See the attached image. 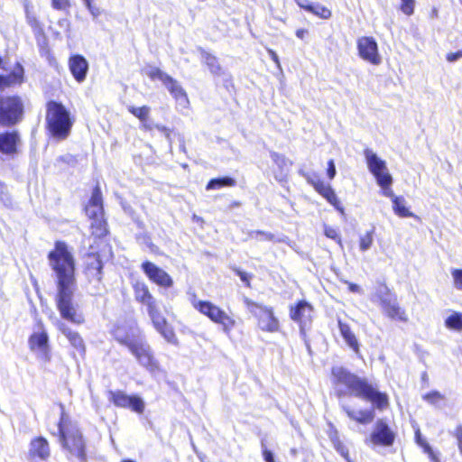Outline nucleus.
<instances>
[{"mask_svg": "<svg viewBox=\"0 0 462 462\" xmlns=\"http://www.w3.org/2000/svg\"><path fill=\"white\" fill-rule=\"evenodd\" d=\"M29 455L31 457H38L41 460H47L51 455L50 446L46 439L38 437L30 443Z\"/></svg>", "mask_w": 462, "mask_h": 462, "instance_id": "25", "label": "nucleus"}, {"mask_svg": "<svg viewBox=\"0 0 462 462\" xmlns=\"http://www.w3.org/2000/svg\"><path fill=\"white\" fill-rule=\"evenodd\" d=\"M6 189L5 186L0 182V193H4Z\"/></svg>", "mask_w": 462, "mask_h": 462, "instance_id": "62", "label": "nucleus"}, {"mask_svg": "<svg viewBox=\"0 0 462 462\" xmlns=\"http://www.w3.org/2000/svg\"><path fill=\"white\" fill-rule=\"evenodd\" d=\"M347 284H348V289L350 291L355 292V293L362 292V290L359 285L352 283V282H347Z\"/></svg>", "mask_w": 462, "mask_h": 462, "instance_id": "56", "label": "nucleus"}, {"mask_svg": "<svg viewBox=\"0 0 462 462\" xmlns=\"http://www.w3.org/2000/svg\"><path fill=\"white\" fill-rule=\"evenodd\" d=\"M141 269L148 279L156 285L162 288H171L173 285L171 275L155 263L145 261L142 263Z\"/></svg>", "mask_w": 462, "mask_h": 462, "instance_id": "19", "label": "nucleus"}, {"mask_svg": "<svg viewBox=\"0 0 462 462\" xmlns=\"http://www.w3.org/2000/svg\"><path fill=\"white\" fill-rule=\"evenodd\" d=\"M371 300L378 303L383 312L392 319L406 321L405 311L398 305L396 296L391 292L390 289L383 283L376 286L371 295Z\"/></svg>", "mask_w": 462, "mask_h": 462, "instance_id": "9", "label": "nucleus"}, {"mask_svg": "<svg viewBox=\"0 0 462 462\" xmlns=\"http://www.w3.org/2000/svg\"><path fill=\"white\" fill-rule=\"evenodd\" d=\"M52 7L58 10H65L69 6V0H52Z\"/></svg>", "mask_w": 462, "mask_h": 462, "instance_id": "46", "label": "nucleus"}, {"mask_svg": "<svg viewBox=\"0 0 462 462\" xmlns=\"http://www.w3.org/2000/svg\"><path fill=\"white\" fill-rule=\"evenodd\" d=\"M134 299L145 305L147 310L157 305V301L149 291L148 286L144 282L136 281L133 284Z\"/></svg>", "mask_w": 462, "mask_h": 462, "instance_id": "23", "label": "nucleus"}, {"mask_svg": "<svg viewBox=\"0 0 462 462\" xmlns=\"http://www.w3.org/2000/svg\"><path fill=\"white\" fill-rule=\"evenodd\" d=\"M76 285L57 288L56 306L62 319L81 325L85 318L79 305L73 300Z\"/></svg>", "mask_w": 462, "mask_h": 462, "instance_id": "7", "label": "nucleus"}, {"mask_svg": "<svg viewBox=\"0 0 462 462\" xmlns=\"http://www.w3.org/2000/svg\"><path fill=\"white\" fill-rule=\"evenodd\" d=\"M308 34V31L306 29H298L296 31V36L300 39H304V37Z\"/></svg>", "mask_w": 462, "mask_h": 462, "instance_id": "59", "label": "nucleus"}, {"mask_svg": "<svg viewBox=\"0 0 462 462\" xmlns=\"http://www.w3.org/2000/svg\"><path fill=\"white\" fill-rule=\"evenodd\" d=\"M331 383L337 396L353 395L371 402L379 410L385 409L389 402L385 393L365 378L352 374L342 366H334L331 370Z\"/></svg>", "mask_w": 462, "mask_h": 462, "instance_id": "1", "label": "nucleus"}, {"mask_svg": "<svg viewBox=\"0 0 462 462\" xmlns=\"http://www.w3.org/2000/svg\"><path fill=\"white\" fill-rule=\"evenodd\" d=\"M336 173H337V171H336L335 162L333 160H329L328 162V169H327V174H328V177L329 178V180H333L334 177L336 176Z\"/></svg>", "mask_w": 462, "mask_h": 462, "instance_id": "49", "label": "nucleus"}, {"mask_svg": "<svg viewBox=\"0 0 462 462\" xmlns=\"http://www.w3.org/2000/svg\"><path fill=\"white\" fill-rule=\"evenodd\" d=\"M365 159L369 171L374 175L376 183L383 182L392 177L386 162L381 159L373 150L365 149L364 151Z\"/></svg>", "mask_w": 462, "mask_h": 462, "instance_id": "16", "label": "nucleus"}, {"mask_svg": "<svg viewBox=\"0 0 462 462\" xmlns=\"http://www.w3.org/2000/svg\"><path fill=\"white\" fill-rule=\"evenodd\" d=\"M256 236H262L263 237L261 239H264V240H272L273 236L272 234H269V233H264V232H261V231H257L255 232Z\"/></svg>", "mask_w": 462, "mask_h": 462, "instance_id": "58", "label": "nucleus"}, {"mask_svg": "<svg viewBox=\"0 0 462 462\" xmlns=\"http://www.w3.org/2000/svg\"><path fill=\"white\" fill-rule=\"evenodd\" d=\"M101 270H102V263L97 257H96L93 259V261L91 263H89L88 264L87 274L89 277L96 279L97 281H100L101 280Z\"/></svg>", "mask_w": 462, "mask_h": 462, "instance_id": "35", "label": "nucleus"}, {"mask_svg": "<svg viewBox=\"0 0 462 462\" xmlns=\"http://www.w3.org/2000/svg\"><path fill=\"white\" fill-rule=\"evenodd\" d=\"M163 85L176 100L179 108L186 109L189 107V100L187 93L176 79L169 76L163 82Z\"/></svg>", "mask_w": 462, "mask_h": 462, "instance_id": "22", "label": "nucleus"}, {"mask_svg": "<svg viewBox=\"0 0 462 462\" xmlns=\"http://www.w3.org/2000/svg\"><path fill=\"white\" fill-rule=\"evenodd\" d=\"M193 308L200 314L206 316L212 322L221 326L223 332L229 335L236 326V319L219 306L208 300H198L195 296L190 300Z\"/></svg>", "mask_w": 462, "mask_h": 462, "instance_id": "6", "label": "nucleus"}, {"mask_svg": "<svg viewBox=\"0 0 462 462\" xmlns=\"http://www.w3.org/2000/svg\"><path fill=\"white\" fill-rule=\"evenodd\" d=\"M93 0H84L85 5L92 3Z\"/></svg>", "mask_w": 462, "mask_h": 462, "instance_id": "63", "label": "nucleus"}, {"mask_svg": "<svg viewBox=\"0 0 462 462\" xmlns=\"http://www.w3.org/2000/svg\"><path fill=\"white\" fill-rule=\"evenodd\" d=\"M236 180L230 177L212 179L207 185V189H217L222 187H233Z\"/></svg>", "mask_w": 462, "mask_h": 462, "instance_id": "33", "label": "nucleus"}, {"mask_svg": "<svg viewBox=\"0 0 462 462\" xmlns=\"http://www.w3.org/2000/svg\"><path fill=\"white\" fill-rule=\"evenodd\" d=\"M378 186L382 189V194L384 197L391 199L392 202L393 201V198H397L392 189L391 186L393 184V177L386 179V180H383V182H378Z\"/></svg>", "mask_w": 462, "mask_h": 462, "instance_id": "40", "label": "nucleus"}, {"mask_svg": "<svg viewBox=\"0 0 462 462\" xmlns=\"http://www.w3.org/2000/svg\"><path fill=\"white\" fill-rule=\"evenodd\" d=\"M194 218L197 219V220H200V218L198 217L197 216H194Z\"/></svg>", "mask_w": 462, "mask_h": 462, "instance_id": "64", "label": "nucleus"}, {"mask_svg": "<svg viewBox=\"0 0 462 462\" xmlns=\"http://www.w3.org/2000/svg\"><path fill=\"white\" fill-rule=\"evenodd\" d=\"M23 69L18 65L14 70L8 76L0 75V88L12 84H19L23 81Z\"/></svg>", "mask_w": 462, "mask_h": 462, "instance_id": "30", "label": "nucleus"}, {"mask_svg": "<svg viewBox=\"0 0 462 462\" xmlns=\"http://www.w3.org/2000/svg\"><path fill=\"white\" fill-rule=\"evenodd\" d=\"M244 303L256 319L260 330L272 334L281 331V322L273 307L255 302L246 297L244 299Z\"/></svg>", "mask_w": 462, "mask_h": 462, "instance_id": "8", "label": "nucleus"}, {"mask_svg": "<svg viewBox=\"0 0 462 462\" xmlns=\"http://www.w3.org/2000/svg\"><path fill=\"white\" fill-rule=\"evenodd\" d=\"M19 141V135L15 132L0 133V152L5 155L14 154Z\"/></svg>", "mask_w": 462, "mask_h": 462, "instance_id": "26", "label": "nucleus"}, {"mask_svg": "<svg viewBox=\"0 0 462 462\" xmlns=\"http://www.w3.org/2000/svg\"><path fill=\"white\" fill-rule=\"evenodd\" d=\"M69 70L78 82H83L88 70V63L81 55H73L69 60Z\"/></svg>", "mask_w": 462, "mask_h": 462, "instance_id": "24", "label": "nucleus"}, {"mask_svg": "<svg viewBox=\"0 0 462 462\" xmlns=\"http://www.w3.org/2000/svg\"><path fill=\"white\" fill-rule=\"evenodd\" d=\"M309 7V12L322 19H328L331 16V12L327 7L319 4H311Z\"/></svg>", "mask_w": 462, "mask_h": 462, "instance_id": "37", "label": "nucleus"}, {"mask_svg": "<svg viewBox=\"0 0 462 462\" xmlns=\"http://www.w3.org/2000/svg\"><path fill=\"white\" fill-rule=\"evenodd\" d=\"M156 128L162 131L167 137L170 135V130L165 126L156 125Z\"/></svg>", "mask_w": 462, "mask_h": 462, "instance_id": "60", "label": "nucleus"}, {"mask_svg": "<svg viewBox=\"0 0 462 462\" xmlns=\"http://www.w3.org/2000/svg\"><path fill=\"white\" fill-rule=\"evenodd\" d=\"M23 106L17 97H9L0 99V124L4 125H14L23 116Z\"/></svg>", "mask_w": 462, "mask_h": 462, "instance_id": "12", "label": "nucleus"}, {"mask_svg": "<svg viewBox=\"0 0 462 462\" xmlns=\"http://www.w3.org/2000/svg\"><path fill=\"white\" fill-rule=\"evenodd\" d=\"M344 410L351 420L362 424L370 423L374 418V412L373 410L355 411L349 407H344Z\"/></svg>", "mask_w": 462, "mask_h": 462, "instance_id": "28", "label": "nucleus"}, {"mask_svg": "<svg viewBox=\"0 0 462 462\" xmlns=\"http://www.w3.org/2000/svg\"><path fill=\"white\" fill-rule=\"evenodd\" d=\"M395 434L389 425L383 420H378L366 439V443L373 446L389 447L393 444Z\"/></svg>", "mask_w": 462, "mask_h": 462, "instance_id": "14", "label": "nucleus"}, {"mask_svg": "<svg viewBox=\"0 0 462 462\" xmlns=\"http://www.w3.org/2000/svg\"><path fill=\"white\" fill-rule=\"evenodd\" d=\"M236 273L239 276L240 280L246 285L250 286L251 275L245 272H243L239 269H235Z\"/></svg>", "mask_w": 462, "mask_h": 462, "instance_id": "47", "label": "nucleus"}, {"mask_svg": "<svg viewBox=\"0 0 462 462\" xmlns=\"http://www.w3.org/2000/svg\"><path fill=\"white\" fill-rule=\"evenodd\" d=\"M143 72L144 75L149 77L151 79L155 80L159 79L162 83L167 79L169 77L168 74L162 71L159 68L153 67V66H146L143 69Z\"/></svg>", "mask_w": 462, "mask_h": 462, "instance_id": "34", "label": "nucleus"}, {"mask_svg": "<svg viewBox=\"0 0 462 462\" xmlns=\"http://www.w3.org/2000/svg\"><path fill=\"white\" fill-rule=\"evenodd\" d=\"M25 14H26V18H27L28 23H29L31 25H34V24L36 23V19H35V17L31 14L29 5H25Z\"/></svg>", "mask_w": 462, "mask_h": 462, "instance_id": "50", "label": "nucleus"}, {"mask_svg": "<svg viewBox=\"0 0 462 462\" xmlns=\"http://www.w3.org/2000/svg\"><path fill=\"white\" fill-rule=\"evenodd\" d=\"M415 440L416 443L420 446L424 452L428 454L431 462H440L439 455L433 451L428 442L422 438L420 429L415 428Z\"/></svg>", "mask_w": 462, "mask_h": 462, "instance_id": "31", "label": "nucleus"}, {"mask_svg": "<svg viewBox=\"0 0 462 462\" xmlns=\"http://www.w3.org/2000/svg\"><path fill=\"white\" fill-rule=\"evenodd\" d=\"M46 122L50 133L58 140L66 139L73 125L69 112L62 104L55 101L47 104Z\"/></svg>", "mask_w": 462, "mask_h": 462, "instance_id": "4", "label": "nucleus"}, {"mask_svg": "<svg viewBox=\"0 0 462 462\" xmlns=\"http://www.w3.org/2000/svg\"><path fill=\"white\" fill-rule=\"evenodd\" d=\"M290 317L300 324V330L303 331L305 327L311 323L313 308L309 302L300 300L295 307H291Z\"/></svg>", "mask_w": 462, "mask_h": 462, "instance_id": "20", "label": "nucleus"}, {"mask_svg": "<svg viewBox=\"0 0 462 462\" xmlns=\"http://www.w3.org/2000/svg\"><path fill=\"white\" fill-rule=\"evenodd\" d=\"M402 4L400 6L401 11L410 16L414 13L415 0H401Z\"/></svg>", "mask_w": 462, "mask_h": 462, "instance_id": "43", "label": "nucleus"}, {"mask_svg": "<svg viewBox=\"0 0 462 462\" xmlns=\"http://www.w3.org/2000/svg\"><path fill=\"white\" fill-rule=\"evenodd\" d=\"M86 214L92 220L90 227L96 236H103L106 234V223L104 219L102 194L99 187L93 189L89 202L86 207Z\"/></svg>", "mask_w": 462, "mask_h": 462, "instance_id": "10", "label": "nucleus"}, {"mask_svg": "<svg viewBox=\"0 0 462 462\" xmlns=\"http://www.w3.org/2000/svg\"><path fill=\"white\" fill-rule=\"evenodd\" d=\"M115 337L119 343L128 347L139 365L149 373L155 374L161 371L160 364L155 358L150 345L140 336L137 328H132L130 333L125 335L122 329L118 328L115 332Z\"/></svg>", "mask_w": 462, "mask_h": 462, "instance_id": "2", "label": "nucleus"}, {"mask_svg": "<svg viewBox=\"0 0 462 462\" xmlns=\"http://www.w3.org/2000/svg\"><path fill=\"white\" fill-rule=\"evenodd\" d=\"M338 328L340 331V335L346 343V345L356 353L359 354L360 348H359V342L355 335V333L352 331L351 328L348 324L342 322L341 320H338Z\"/></svg>", "mask_w": 462, "mask_h": 462, "instance_id": "27", "label": "nucleus"}, {"mask_svg": "<svg viewBox=\"0 0 462 462\" xmlns=\"http://www.w3.org/2000/svg\"><path fill=\"white\" fill-rule=\"evenodd\" d=\"M108 400L112 402L116 407L129 408L137 413H143L145 407L144 402L141 397L135 395H128L120 390L109 391Z\"/></svg>", "mask_w": 462, "mask_h": 462, "instance_id": "15", "label": "nucleus"}, {"mask_svg": "<svg viewBox=\"0 0 462 462\" xmlns=\"http://www.w3.org/2000/svg\"><path fill=\"white\" fill-rule=\"evenodd\" d=\"M459 58H462V51H457V52H451L447 55V60L449 62H454Z\"/></svg>", "mask_w": 462, "mask_h": 462, "instance_id": "51", "label": "nucleus"}, {"mask_svg": "<svg viewBox=\"0 0 462 462\" xmlns=\"http://www.w3.org/2000/svg\"><path fill=\"white\" fill-rule=\"evenodd\" d=\"M86 6L94 17H97L99 15V9L96 6H93L92 3L87 4Z\"/></svg>", "mask_w": 462, "mask_h": 462, "instance_id": "54", "label": "nucleus"}, {"mask_svg": "<svg viewBox=\"0 0 462 462\" xmlns=\"http://www.w3.org/2000/svg\"><path fill=\"white\" fill-rule=\"evenodd\" d=\"M422 399L429 402L431 405H434L435 407H441V403L445 400V397L443 394H441L438 391H432L430 393H428L426 394L422 395Z\"/></svg>", "mask_w": 462, "mask_h": 462, "instance_id": "36", "label": "nucleus"}, {"mask_svg": "<svg viewBox=\"0 0 462 462\" xmlns=\"http://www.w3.org/2000/svg\"><path fill=\"white\" fill-rule=\"evenodd\" d=\"M297 4L299 5L300 7L305 9L306 11L309 12V7L308 6H310L312 3H310L308 0H296Z\"/></svg>", "mask_w": 462, "mask_h": 462, "instance_id": "57", "label": "nucleus"}, {"mask_svg": "<svg viewBox=\"0 0 462 462\" xmlns=\"http://www.w3.org/2000/svg\"><path fill=\"white\" fill-rule=\"evenodd\" d=\"M30 350L35 354L37 358L43 362L51 360V347L49 336L42 324L33 331L28 339Z\"/></svg>", "mask_w": 462, "mask_h": 462, "instance_id": "13", "label": "nucleus"}, {"mask_svg": "<svg viewBox=\"0 0 462 462\" xmlns=\"http://www.w3.org/2000/svg\"><path fill=\"white\" fill-rule=\"evenodd\" d=\"M456 437H457V442H458V448H459V450L462 454V428L459 427L456 430Z\"/></svg>", "mask_w": 462, "mask_h": 462, "instance_id": "55", "label": "nucleus"}, {"mask_svg": "<svg viewBox=\"0 0 462 462\" xmlns=\"http://www.w3.org/2000/svg\"><path fill=\"white\" fill-rule=\"evenodd\" d=\"M445 325L448 328L457 331L462 330V313L453 312L445 319Z\"/></svg>", "mask_w": 462, "mask_h": 462, "instance_id": "32", "label": "nucleus"}, {"mask_svg": "<svg viewBox=\"0 0 462 462\" xmlns=\"http://www.w3.org/2000/svg\"><path fill=\"white\" fill-rule=\"evenodd\" d=\"M128 111L133 114L135 117H137L141 122H145L148 120V116L150 114V107L147 106L136 107L134 106H130L128 107Z\"/></svg>", "mask_w": 462, "mask_h": 462, "instance_id": "38", "label": "nucleus"}, {"mask_svg": "<svg viewBox=\"0 0 462 462\" xmlns=\"http://www.w3.org/2000/svg\"><path fill=\"white\" fill-rule=\"evenodd\" d=\"M142 123V127L146 129V130H152V126L150 123L147 122V120L145 122H141Z\"/></svg>", "mask_w": 462, "mask_h": 462, "instance_id": "61", "label": "nucleus"}, {"mask_svg": "<svg viewBox=\"0 0 462 462\" xmlns=\"http://www.w3.org/2000/svg\"><path fill=\"white\" fill-rule=\"evenodd\" d=\"M335 448L337 450V452H339L340 455L349 462L348 450L340 441L337 440L335 443Z\"/></svg>", "mask_w": 462, "mask_h": 462, "instance_id": "48", "label": "nucleus"}, {"mask_svg": "<svg viewBox=\"0 0 462 462\" xmlns=\"http://www.w3.org/2000/svg\"><path fill=\"white\" fill-rule=\"evenodd\" d=\"M56 326L59 331L68 339L70 346L80 356L84 357L86 354V345L79 333L70 328L62 321H58Z\"/></svg>", "mask_w": 462, "mask_h": 462, "instance_id": "21", "label": "nucleus"}, {"mask_svg": "<svg viewBox=\"0 0 462 462\" xmlns=\"http://www.w3.org/2000/svg\"><path fill=\"white\" fill-rule=\"evenodd\" d=\"M147 311L154 328L168 343L177 346L179 342L176 334L171 326L168 324L166 319L161 313L158 306L156 305Z\"/></svg>", "mask_w": 462, "mask_h": 462, "instance_id": "17", "label": "nucleus"}, {"mask_svg": "<svg viewBox=\"0 0 462 462\" xmlns=\"http://www.w3.org/2000/svg\"><path fill=\"white\" fill-rule=\"evenodd\" d=\"M393 210L400 217H412L414 214L407 207V201L402 196L393 198Z\"/></svg>", "mask_w": 462, "mask_h": 462, "instance_id": "29", "label": "nucleus"}, {"mask_svg": "<svg viewBox=\"0 0 462 462\" xmlns=\"http://www.w3.org/2000/svg\"><path fill=\"white\" fill-rule=\"evenodd\" d=\"M271 157L273 162L282 169L288 168V165L291 164L283 155L277 152H272Z\"/></svg>", "mask_w": 462, "mask_h": 462, "instance_id": "45", "label": "nucleus"}, {"mask_svg": "<svg viewBox=\"0 0 462 462\" xmlns=\"http://www.w3.org/2000/svg\"><path fill=\"white\" fill-rule=\"evenodd\" d=\"M356 50L359 58L373 65L379 66L383 62V57L379 51L376 40L372 36H361L356 40Z\"/></svg>", "mask_w": 462, "mask_h": 462, "instance_id": "11", "label": "nucleus"}, {"mask_svg": "<svg viewBox=\"0 0 462 462\" xmlns=\"http://www.w3.org/2000/svg\"><path fill=\"white\" fill-rule=\"evenodd\" d=\"M450 275L454 288L462 291V269L451 268Z\"/></svg>", "mask_w": 462, "mask_h": 462, "instance_id": "41", "label": "nucleus"}, {"mask_svg": "<svg viewBox=\"0 0 462 462\" xmlns=\"http://www.w3.org/2000/svg\"><path fill=\"white\" fill-rule=\"evenodd\" d=\"M307 181L313 186L315 190L327 199L337 211L344 214V208L329 184L325 183L317 174L306 176Z\"/></svg>", "mask_w": 462, "mask_h": 462, "instance_id": "18", "label": "nucleus"}, {"mask_svg": "<svg viewBox=\"0 0 462 462\" xmlns=\"http://www.w3.org/2000/svg\"><path fill=\"white\" fill-rule=\"evenodd\" d=\"M324 234L327 237L335 240L341 247L343 246L342 239L340 237L338 231L336 228L325 225Z\"/></svg>", "mask_w": 462, "mask_h": 462, "instance_id": "42", "label": "nucleus"}, {"mask_svg": "<svg viewBox=\"0 0 462 462\" xmlns=\"http://www.w3.org/2000/svg\"><path fill=\"white\" fill-rule=\"evenodd\" d=\"M49 262L56 275L57 288L76 285L74 258L65 243L55 244Z\"/></svg>", "mask_w": 462, "mask_h": 462, "instance_id": "3", "label": "nucleus"}, {"mask_svg": "<svg viewBox=\"0 0 462 462\" xmlns=\"http://www.w3.org/2000/svg\"><path fill=\"white\" fill-rule=\"evenodd\" d=\"M374 243V231H368L359 237V249L365 252L371 248Z\"/></svg>", "mask_w": 462, "mask_h": 462, "instance_id": "39", "label": "nucleus"}, {"mask_svg": "<svg viewBox=\"0 0 462 462\" xmlns=\"http://www.w3.org/2000/svg\"><path fill=\"white\" fill-rule=\"evenodd\" d=\"M263 455L265 462H275L273 453L265 448L263 449Z\"/></svg>", "mask_w": 462, "mask_h": 462, "instance_id": "52", "label": "nucleus"}, {"mask_svg": "<svg viewBox=\"0 0 462 462\" xmlns=\"http://www.w3.org/2000/svg\"><path fill=\"white\" fill-rule=\"evenodd\" d=\"M205 62L208 65V67L210 69L212 73L219 72L220 67L217 63L216 57H214L210 54H206L205 55Z\"/></svg>", "mask_w": 462, "mask_h": 462, "instance_id": "44", "label": "nucleus"}, {"mask_svg": "<svg viewBox=\"0 0 462 462\" xmlns=\"http://www.w3.org/2000/svg\"><path fill=\"white\" fill-rule=\"evenodd\" d=\"M268 53H269L271 59L273 60V61L276 64V66L279 69H281V63H280L279 57L276 54V52L271 49H268Z\"/></svg>", "mask_w": 462, "mask_h": 462, "instance_id": "53", "label": "nucleus"}, {"mask_svg": "<svg viewBox=\"0 0 462 462\" xmlns=\"http://www.w3.org/2000/svg\"><path fill=\"white\" fill-rule=\"evenodd\" d=\"M60 441L72 455L79 458L85 457V444L82 434L75 423H72L61 408L60 420L58 425Z\"/></svg>", "mask_w": 462, "mask_h": 462, "instance_id": "5", "label": "nucleus"}]
</instances>
